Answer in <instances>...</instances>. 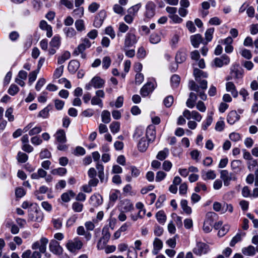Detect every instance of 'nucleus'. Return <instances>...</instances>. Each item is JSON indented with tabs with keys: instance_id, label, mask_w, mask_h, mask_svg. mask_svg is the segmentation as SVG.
Listing matches in <instances>:
<instances>
[{
	"instance_id": "1",
	"label": "nucleus",
	"mask_w": 258,
	"mask_h": 258,
	"mask_svg": "<svg viewBox=\"0 0 258 258\" xmlns=\"http://www.w3.org/2000/svg\"><path fill=\"white\" fill-rule=\"evenodd\" d=\"M83 245L82 241L78 237L75 238L73 240H69L66 244L68 250L73 253L81 249Z\"/></svg>"
},
{
	"instance_id": "2",
	"label": "nucleus",
	"mask_w": 258,
	"mask_h": 258,
	"mask_svg": "<svg viewBox=\"0 0 258 258\" xmlns=\"http://www.w3.org/2000/svg\"><path fill=\"white\" fill-rule=\"evenodd\" d=\"M48 242V239L45 237H42L39 241L34 242L32 245V248L34 250L39 249L40 252L44 253L46 250V246Z\"/></svg>"
},
{
	"instance_id": "3",
	"label": "nucleus",
	"mask_w": 258,
	"mask_h": 258,
	"mask_svg": "<svg viewBox=\"0 0 258 258\" xmlns=\"http://www.w3.org/2000/svg\"><path fill=\"white\" fill-rule=\"evenodd\" d=\"M209 250V247L206 243L197 242L196 246L193 248V252L197 255L206 254Z\"/></svg>"
},
{
	"instance_id": "4",
	"label": "nucleus",
	"mask_w": 258,
	"mask_h": 258,
	"mask_svg": "<svg viewBox=\"0 0 258 258\" xmlns=\"http://www.w3.org/2000/svg\"><path fill=\"white\" fill-rule=\"evenodd\" d=\"M105 97V93L102 90H98L95 92V95L91 100L92 105H98L100 108L103 107V102L101 98Z\"/></svg>"
},
{
	"instance_id": "5",
	"label": "nucleus",
	"mask_w": 258,
	"mask_h": 258,
	"mask_svg": "<svg viewBox=\"0 0 258 258\" xmlns=\"http://www.w3.org/2000/svg\"><path fill=\"white\" fill-rule=\"evenodd\" d=\"M110 237V234L107 228H103L102 230V237L99 240L97 244V248L99 250L103 249L108 241Z\"/></svg>"
},
{
	"instance_id": "6",
	"label": "nucleus",
	"mask_w": 258,
	"mask_h": 258,
	"mask_svg": "<svg viewBox=\"0 0 258 258\" xmlns=\"http://www.w3.org/2000/svg\"><path fill=\"white\" fill-rule=\"evenodd\" d=\"M138 42V38L134 33L128 32L125 36L124 47L129 48L133 46Z\"/></svg>"
},
{
	"instance_id": "7",
	"label": "nucleus",
	"mask_w": 258,
	"mask_h": 258,
	"mask_svg": "<svg viewBox=\"0 0 258 258\" xmlns=\"http://www.w3.org/2000/svg\"><path fill=\"white\" fill-rule=\"evenodd\" d=\"M220 178L222 179L225 186H228L231 180H235L236 177L232 173H229L227 170H223L220 172Z\"/></svg>"
},
{
	"instance_id": "8",
	"label": "nucleus",
	"mask_w": 258,
	"mask_h": 258,
	"mask_svg": "<svg viewBox=\"0 0 258 258\" xmlns=\"http://www.w3.org/2000/svg\"><path fill=\"white\" fill-rule=\"evenodd\" d=\"M188 87L190 90L195 91L198 93L199 96L203 100H206L207 98V96L205 93V90H200L199 86L193 80L189 82Z\"/></svg>"
},
{
	"instance_id": "9",
	"label": "nucleus",
	"mask_w": 258,
	"mask_h": 258,
	"mask_svg": "<svg viewBox=\"0 0 258 258\" xmlns=\"http://www.w3.org/2000/svg\"><path fill=\"white\" fill-rule=\"evenodd\" d=\"M49 249L54 254L60 255L62 254L63 249L58 241L55 240H51L49 243Z\"/></svg>"
},
{
	"instance_id": "10",
	"label": "nucleus",
	"mask_w": 258,
	"mask_h": 258,
	"mask_svg": "<svg viewBox=\"0 0 258 258\" xmlns=\"http://www.w3.org/2000/svg\"><path fill=\"white\" fill-rule=\"evenodd\" d=\"M155 5L152 2H149L147 4L145 13L146 18L151 19L154 17L155 14Z\"/></svg>"
},
{
	"instance_id": "11",
	"label": "nucleus",
	"mask_w": 258,
	"mask_h": 258,
	"mask_svg": "<svg viewBox=\"0 0 258 258\" xmlns=\"http://www.w3.org/2000/svg\"><path fill=\"white\" fill-rule=\"evenodd\" d=\"M230 62L229 57L226 55H223L220 57H216L214 60V64L216 67L221 68L224 65L228 64Z\"/></svg>"
},
{
	"instance_id": "12",
	"label": "nucleus",
	"mask_w": 258,
	"mask_h": 258,
	"mask_svg": "<svg viewBox=\"0 0 258 258\" xmlns=\"http://www.w3.org/2000/svg\"><path fill=\"white\" fill-rule=\"evenodd\" d=\"M187 51L185 48H180L177 52L175 60L177 63H181L184 62L187 56Z\"/></svg>"
},
{
	"instance_id": "13",
	"label": "nucleus",
	"mask_w": 258,
	"mask_h": 258,
	"mask_svg": "<svg viewBox=\"0 0 258 258\" xmlns=\"http://www.w3.org/2000/svg\"><path fill=\"white\" fill-rule=\"evenodd\" d=\"M154 89V84L151 82L146 84L141 89L140 93L143 97L147 96Z\"/></svg>"
},
{
	"instance_id": "14",
	"label": "nucleus",
	"mask_w": 258,
	"mask_h": 258,
	"mask_svg": "<svg viewBox=\"0 0 258 258\" xmlns=\"http://www.w3.org/2000/svg\"><path fill=\"white\" fill-rule=\"evenodd\" d=\"M146 138L149 143L153 142L156 138V131L154 126H149L146 130Z\"/></svg>"
},
{
	"instance_id": "15",
	"label": "nucleus",
	"mask_w": 258,
	"mask_h": 258,
	"mask_svg": "<svg viewBox=\"0 0 258 258\" xmlns=\"http://www.w3.org/2000/svg\"><path fill=\"white\" fill-rule=\"evenodd\" d=\"M103 202L102 196L99 194H94L90 199V203L94 207H98L101 205Z\"/></svg>"
},
{
	"instance_id": "16",
	"label": "nucleus",
	"mask_w": 258,
	"mask_h": 258,
	"mask_svg": "<svg viewBox=\"0 0 258 258\" xmlns=\"http://www.w3.org/2000/svg\"><path fill=\"white\" fill-rule=\"evenodd\" d=\"M190 41L192 45L195 48H198L201 43L205 44L202 36L199 34L191 36Z\"/></svg>"
},
{
	"instance_id": "17",
	"label": "nucleus",
	"mask_w": 258,
	"mask_h": 258,
	"mask_svg": "<svg viewBox=\"0 0 258 258\" xmlns=\"http://www.w3.org/2000/svg\"><path fill=\"white\" fill-rule=\"evenodd\" d=\"M240 118V115L236 111H230L227 115V121L230 124H233Z\"/></svg>"
},
{
	"instance_id": "18",
	"label": "nucleus",
	"mask_w": 258,
	"mask_h": 258,
	"mask_svg": "<svg viewBox=\"0 0 258 258\" xmlns=\"http://www.w3.org/2000/svg\"><path fill=\"white\" fill-rule=\"evenodd\" d=\"M105 17V12L103 11H100L98 16L95 18L94 26L96 28H99L102 24L104 19Z\"/></svg>"
},
{
	"instance_id": "19",
	"label": "nucleus",
	"mask_w": 258,
	"mask_h": 258,
	"mask_svg": "<svg viewBox=\"0 0 258 258\" xmlns=\"http://www.w3.org/2000/svg\"><path fill=\"white\" fill-rule=\"evenodd\" d=\"M80 67V62L77 60H71L68 64V69L71 74H75Z\"/></svg>"
},
{
	"instance_id": "20",
	"label": "nucleus",
	"mask_w": 258,
	"mask_h": 258,
	"mask_svg": "<svg viewBox=\"0 0 258 258\" xmlns=\"http://www.w3.org/2000/svg\"><path fill=\"white\" fill-rule=\"evenodd\" d=\"M93 87L96 89H99L103 87L105 81L100 77L96 76L91 79Z\"/></svg>"
},
{
	"instance_id": "21",
	"label": "nucleus",
	"mask_w": 258,
	"mask_h": 258,
	"mask_svg": "<svg viewBox=\"0 0 258 258\" xmlns=\"http://www.w3.org/2000/svg\"><path fill=\"white\" fill-rule=\"evenodd\" d=\"M149 143L148 142H146V139L144 137L142 138L138 144V150L141 152H145L148 146H149Z\"/></svg>"
},
{
	"instance_id": "22",
	"label": "nucleus",
	"mask_w": 258,
	"mask_h": 258,
	"mask_svg": "<svg viewBox=\"0 0 258 258\" xmlns=\"http://www.w3.org/2000/svg\"><path fill=\"white\" fill-rule=\"evenodd\" d=\"M197 100V95L193 92L190 93L189 98L186 102V106L188 108H192L195 106V103Z\"/></svg>"
},
{
	"instance_id": "23",
	"label": "nucleus",
	"mask_w": 258,
	"mask_h": 258,
	"mask_svg": "<svg viewBox=\"0 0 258 258\" xmlns=\"http://www.w3.org/2000/svg\"><path fill=\"white\" fill-rule=\"evenodd\" d=\"M55 137L58 143H65L67 141L66 133L63 130H58L56 133Z\"/></svg>"
},
{
	"instance_id": "24",
	"label": "nucleus",
	"mask_w": 258,
	"mask_h": 258,
	"mask_svg": "<svg viewBox=\"0 0 258 258\" xmlns=\"http://www.w3.org/2000/svg\"><path fill=\"white\" fill-rule=\"evenodd\" d=\"M194 75L196 81H199V79L207 78L208 76V75L206 72H205L197 68L194 69Z\"/></svg>"
},
{
	"instance_id": "25",
	"label": "nucleus",
	"mask_w": 258,
	"mask_h": 258,
	"mask_svg": "<svg viewBox=\"0 0 258 258\" xmlns=\"http://www.w3.org/2000/svg\"><path fill=\"white\" fill-rule=\"evenodd\" d=\"M121 209L123 212H127L132 210L133 208V205L128 200H124L121 201Z\"/></svg>"
},
{
	"instance_id": "26",
	"label": "nucleus",
	"mask_w": 258,
	"mask_h": 258,
	"mask_svg": "<svg viewBox=\"0 0 258 258\" xmlns=\"http://www.w3.org/2000/svg\"><path fill=\"white\" fill-rule=\"evenodd\" d=\"M218 216L216 213L213 212H209L207 213L205 221L213 225L214 222L216 221L218 219Z\"/></svg>"
},
{
	"instance_id": "27",
	"label": "nucleus",
	"mask_w": 258,
	"mask_h": 258,
	"mask_svg": "<svg viewBox=\"0 0 258 258\" xmlns=\"http://www.w3.org/2000/svg\"><path fill=\"white\" fill-rule=\"evenodd\" d=\"M242 252L243 254L248 256H252L255 254V248L252 245H249L242 248Z\"/></svg>"
},
{
	"instance_id": "28",
	"label": "nucleus",
	"mask_w": 258,
	"mask_h": 258,
	"mask_svg": "<svg viewBox=\"0 0 258 258\" xmlns=\"http://www.w3.org/2000/svg\"><path fill=\"white\" fill-rule=\"evenodd\" d=\"M43 215L41 212H38L37 210L33 214L29 215V219L31 221L40 222L42 220Z\"/></svg>"
},
{
	"instance_id": "29",
	"label": "nucleus",
	"mask_w": 258,
	"mask_h": 258,
	"mask_svg": "<svg viewBox=\"0 0 258 258\" xmlns=\"http://www.w3.org/2000/svg\"><path fill=\"white\" fill-rule=\"evenodd\" d=\"M227 91L230 92L234 97H236L238 95V92L236 90L234 84L231 82H227L226 85Z\"/></svg>"
},
{
	"instance_id": "30",
	"label": "nucleus",
	"mask_w": 258,
	"mask_h": 258,
	"mask_svg": "<svg viewBox=\"0 0 258 258\" xmlns=\"http://www.w3.org/2000/svg\"><path fill=\"white\" fill-rule=\"evenodd\" d=\"M61 43V38L59 35L54 36L49 42V45L51 47H55L58 49Z\"/></svg>"
},
{
	"instance_id": "31",
	"label": "nucleus",
	"mask_w": 258,
	"mask_h": 258,
	"mask_svg": "<svg viewBox=\"0 0 258 258\" xmlns=\"http://www.w3.org/2000/svg\"><path fill=\"white\" fill-rule=\"evenodd\" d=\"M75 196V194L73 190H70L67 192L63 193L61 196V199L64 202L67 203L71 200V198H73Z\"/></svg>"
},
{
	"instance_id": "32",
	"label": "nucleus",
	"mask_w": 258,
	"mask_h": 258,
	"mask_svg": "<svg viewBox=\"0 0 258 258\" xmlns=\"http://www.w3.org/2000/svg\"><path fill=\"white\" fill-rule=\"evenodd\" d=\"M169 153V149L167 148H165L163 150L158 153L156 158L161 161H163L167 157Z\"/></svg>"
},
{
	"instance_id": "33",
	"label": "nucleus",
	"mask_w": 258,
	"mask_h": 258,
	"mask_svg": "<svg viewBox=\"0 0 258 258\" xmlns=\"http://www.w3.org/2000/svg\"><path fill=\"white\" fill-rule=\"evenodd\" d=\"M71 57V53L68 51H64L63 54L57 58V63L61 64L64 63L66 60L69 59Z\"/></svg>"
},
{
	"instance_id": "34",
	"label": "nucleus",
	"mask_w": 258,
	"mask_h": 258,
	"mask_svg": "<svg viewBox=\"0 0 258 258\" xmlns=\"http://www.w3.org/2000/svg\"><path fill=\"white\" fill-rule=\"evenodd\" d=\"M231 166L235 172H239L241 170V161L239 160H234L231 162Z\"/></svg>"
},
{
	"instance_id": "35",
	"label": "nucleus",
	"mask_w": 258,
	"mask_h": 258,
	"mask_svg": "<svg viewBox=\"0 0 258 258\" xmlns=\"http://www.w3.org/2000/svg\"><path fill=\"white\" fill-rule=\"evenodd\" d=\"M181 207L183 211L187 214H190L192 210L190 207L187 205V201L186 200H182L180 202Z\"/></svg>"
},
{
	"instance_id": "36",
	"label": "nucleus",
	"mask_w": 258,
	"mask_h": 258,
	"mask_svg": "<svg viewBox=\"0 0 258 258\" xmlns=\"http://www.w3.org/2000/svg\"><path fill=\"white\" fill-rule=\"evenodd\" d=\"M156 217L157 221L161 224H164L166 220V216L163 211H160L156 213Z\"/></svg>"
},
{
	"instance_id": "37",
	"label": "nucleus",
	"mask_w": 258,
	"mask_h": 258,
	"mask_svg": "<svg viewBox=\"0 0 258 258\" xmlns=\"http://www.w3.org/2000/svg\"><path fill=\"white\" fill-rule=\"evenodd\" d=\"M180 81V78L177 75H174L171 78V84L173 88H177Z\"/></svg>"
},
{
	"instance_id": "38",
	"label": "nucleus",
	"mask_w": 258,
	"mask_h": 258,
	"mask_svg": "<svg viewBox=\"0 0 258 258\" xmlns=\"http://www.w3.org/2000/svg\"><path fill=\"white\" fill-rule=\"evenodd\" d=\"M214 32V28H210L207 30L205 33V38L206 42L205 44H207L208 42L211 41L213 38V35Z\"/></svg>"
},
{
	"instance_id": "39",
	"label": "nucleus",
	"mask_w": 258,
	"mask_h": 258,
	"mask_svg": "<svg viewBox=\"0 0 258 258\" xmlns=\"http://www.w3.org/2000/svg\"><path fill=\"white\" fill-rule=\"evenodd\" d=\"M179 40V36L177 34H174L171 38L169 44L172 48H175Z\"/></svg>"
},
{
	"instance_id": "40",
	"label": "nucleus",
	"mask_w": 258,
	"mask_h": 258,
	"mask_svg": "<svg viewBox=\"0 0 258 258\" xmlns=\"http://www.w3.org/2000/svg\"><path fill=\"white\" fill-rule=\"evenodd\" d=\"M63 31L67 37L72 38L76 34L75 30L72 27L64 28Z\"/></svg>"
},
{
	"instance_id": "41",
	"label": "nucleus",
	"mask_w": 258,
	"mask_h": 258,
	"mask_svg": "<svg viewBox=\"0 0 258 258\" xmlns=\"http://www.w3.org/2000/svg\"><path fill=\"white\" fill-rule=\"evenodd\" d=\"M111 132L113 134H116L119 131L120 123L118 121H113L109 125Z\"/></svg>"
},
{
	"instance_id": "42",
	"label": "nucleus",
	"mask_w": 258,
	"mask_h": 258,
	"mask_svg": "<svg viewBox=\"0 0 258 258\" xmlns=\"http://www.w3.org/2000/svg\"><path fill=\"white\" fill-rule=\"evenodd\" d=\"M102 121L105 123H108L110 120V113L107 110H104L101 114Z\"/></svg>"
},
{
	"instance_id": "43",
	"label": "nucleus",
	"mask_w": 258,
	"mask_h": 258,
	"mask_svg": "<svg viewBox=\"0 0 258 258\" xmlns=\"http://www.w3.org/2000/svg\"><path fill=\"white\" fill-rule=\"evenodd\" d=\"M84 11L83 7H77L73 11V16L77 18H81L84 15Z\"/></svg>"
},
{
	"instance_id": "44",
	"label": "nucleus",
	"mask_w": 258,
	"mask_h": 258,
	"mask_svg": "<svg viewBox=\"0 0 258 258\" xmlns=\"http://www.w3.org/2000/svg\"><path fill=\"white\" fill-rule=\"evenodd\" d=\"M51 173L53 175L63 176L67 173V169L64 168L59 167L51 170Z\"/></svg>"
},
{
	"instance_id": "45",
	"label": "nucleus",
	"mask_w": 258,
	"mask_h": 258,
	"mask_svg": "<svg viewBox=\"0 0 258 258\" xmlns=\"http://www.w3.org/2000/svg\"><path fill=\"white\" fill-rule=\"evenodd\" d=\"M244 235L245 233H243L242 235L240 233H237L234 237L232 238L230 241V245L231 246H234L236 243L241 240L242 236H244Z\"/></svg>"
},
{
	"instance_id": "46",
	"label": "nucleus",
	"mask_w": 258,
	"mask_h": 258,
	"mask_svg": "<svg viewBox=\"0 0 258 258\" xmlns=\"http://www.w3.org/2000/svg\"><path fill=\"white\" fill-rule=\"evenodd\" d=\"M17 159L19 162L25 163L28 160V156L24 153L19 152L17 154Z\"/></svg>"
},
{
	"instance_id": "47",
	"label": "nucleus",
	"mask_w": 258,
	"mask_h": 258,
	"mask_svg": "<svg viewBox=\"0 0 258 258\" xmlns=\"http://www.w3.org/2000/svg\"><path fill=\"white\" fill-rule=\"evenodd\" d=\"M38 72L39 70H37L31 72L29 74L28 83L30 85H31L32 83L35 81Z\"/></svg>"
},
{
	"instance_id": "48",
	"label": "nucleus",
	"mask_w": 258,
	"mask_h": 258,
	"mask_svg": "<svg viewBox=\"0 0 258 258\" xmlns=\"http://www.w3.org/2000/svg\"><path fill=\"white\" fill-rule=\"evenodd\" d=\"M83 208V204L77 202H74L72 204V209L75 212H81Z\"/></svg>"
},
{
	"instance_id": "49",
	"label": "nucleus",
	"mask_w": 258,
	"mask_h": 258,
	"mask_svg": "<svg viewBox=\"0 0 258 258\" xmlns=\"http://www.w3.org/2000/svg\"><path fill=\"white\" fill-rule=\"evenodd\" d=\"M19 91V87L15 84H12L9 89H8V93L14 96Z\"/></svg>"
},
{
	"instance_id": "50",
	"label": "nucleus",
	"mask_w": 258,
	"mask_h": 258,
	"mask_svg": "<svg viewBox=\"0 0 258 258\" xmlns=\"http://www.w3.org/2000/svg\"><path fill=\"white\" fill-rule=\"evenodd\" d=\"M203 178L204 180L214 179L216 178V175L213 170H210L208 171L205 175H203Z\"/></svg>"
},
{
	"instance_id": "51",
	"label": "nucleus",
	"mask_w": 258,
	"mask_h": 258,
	"mask_svg": "<svg viewBox=\"0 0 258 258\" xmlns=\"http://www.w3.org/2000/svg\"><path fill=\"white\" fill-rule=\"evenodd\" d=\"M111 62L110 57L107 56L104 57L102 60V68L105 70L107 69L110 66Z\"/></svg>"
},
{
	"instance_id": "52",
	"label": "nucleus",
	"mask_w": 258,
	"mask_h": 258,
	"mask_svg": "<svg viewBox=\"0 0 258 258\" xmlns=\"http://www.w3.org/2000/svg\"><path fill=\"white\" fill-rule=\"evenodd\" d=\"M49 106H47L46 107L44 108L39 112L38 116L43 117L44 118H47L49 116Z\"/></svg>"
},
{
	"instance_id": "53",
	"label": "nucleus",
	"mask_w": 258,
	"mask_h": 258,
	"mask_svg": "<svg viewBox=\"0 0 258 258\" xmlns=\"http://www.w3.org/2000/svg\"><path fill=\"white\" fill-rule=\"evenodd\" d=\"M166 173L163 171H159L156 173L155 180L156 182H160L163 180L166 177Z\"/></svg>"
},
{
	"instance_id": "54",
	"label": "nucleus",
	"mask_w": 258,
	"mask_h": 258,
	"mask_svg": "<svg viewBox=\"0 0 258 258\" xmlns=\"http://www.w3.org/2000/svg\"><path fill=\"white\" fill-rule=\"evenodd\" d=\"M75 26L77 30L79 31H82L85 29L84 21L82 20H78L75 22Z\"/></svg>"
},
{
	"instance_id": "55",
	"label": "nucleus",
	"mask_w": 258,
	"mask_h": 258,
	"mask_svg": "<svg viewBox=\"0 0 258 258\" xmlns=\"http://www.w3.org/2000/svg\"><path fill=\"white\" fill-rule=\"evenodd\" d=\"M161 40L160 36L157 34H152L150 36V41L153 44H157Z\"/></svg>"
},
{
	"instance_id": "56",
	"label": "nucleus",
	"mask_w": 258,
	"mask_h": 258,
	"mask_svg": "<svg viewBox=\"0 0 258 258\" xmlns=\"http://www.w3.org/2000/svg\"><path fill=\"white\" fill-rule=\"evenodd\" d=\"M164 104L166 107H170L173 103V97L171 95L166 97L164 101Z\"/></svg>"
},
{
	"instance_id": "57",
	"label": "nucleus",
	"mask_w": 258,
	"mask_h": 258,
	"mask_svg": "<svg viewBox=\"0 0 258 258\" xmlns=\"http://www.w3.org/2000/svg\"><path fill=\"white\" fill-rule=\"evenodd\" d=\"M230 226L228 225H224L218 231V235L222 237L225 235L229 231Z\"/></svg>"
},
{
	"instance_id": "58",
	"label": "nucleus",
	"mask_w": 258,
	"mask_h": 258,
	"mask_svg": "<svg viewBox=\"0 0 258 258\" xmlns=\"http://www.w3.org/2000/svg\"><path fill=\"white\" fill-rule=\"evenodd\" d=\"M60 4L67 7L69 9H72L74 7L73 3L70 0H60Z\"/></svg>"
},
{
	"instance_id": "59",
	"label": "nucleus",
	"mask_w": 258,
	"mask_h": 258,
	"mask_svg": "<svg viewBox=\"0 0 258 258\" xmlns=\"http://www.w3.org/2000/svg\"><path fill=\"white\" fill-rule=\"evenodd\" d=\"M63 66H61L59 67L56 68L54 72L53 76L55 78H59L63 73Z\"/></svg>"
},
{
	"instance_id": "60",
	"label": "nucleus",
	"mask_w": 258,
	"mask_h": 258,
	"mask_svg": "<svg viewBox=\"0 0 258 258\" xmlns=\"http://www.w3.org/2000/svg\"><path fill=\"white\" fill-rule=\"evenodd\" d=\"M241 55L244 58L249 59L252 57V54L250 50L246 49H243L240 51Z\"/></svg>"
},
{
	"instance_id": "61",
	"label": "nucleus",
	"mask_w": 258,
	"mask_h": 258,
	"mask_svg": "<svg viewBox=\"0 0 258 258\" xmlns=\"http://www.w3.org/2000/svg\"><path fill=\"white\" fill-rule=\"evenodd\" d=\"M13 112V109L11 107L8 108L6 111L5 116L9 121H13L14 120V116L12 115Z\"/></svg>"
},
{
	"instance_id": "62",
	"label": "nucleus",
	"mask_w": 258,
	"mask_h": 258,
	"mask_svg": "<svg viewBox=\"0 0 258 258\" xmlns=\"http://www.w3.org/2000/svg\"><path fill=\"white\" fill-rule=\"evenodd\" d=\"M229 139L233 142H237L241 140V136L237 133H232L229 136Z\"/></svg>"
},
{
	"instance_id": "63",
	"label": "nucleus",
	"mask_w": 258,
	"mask_h": 258,
	"mask_svg": "<svg viewBox=\"0 0 258 258\" xmlns=\"http://www.w3.org/2000/svg\"><path fill=\"white\" fill-rule=\"evenodd\" d=\"M153 247L157 249H161L163 247L162 241L158 238H155L153 242Z\"/></svg>"
},
{
	"instance_id": "64",
	"label": "nucleus",
	"mask_w": 258,
	"mask_h": 258,
	"mask_svg": "<svg viewBox=\"0 0 258 258\" xmlns=\"http://www.w3.org/2000/svg\"><path fill=\"white\" fill-rule=\"evenodd\" d=\"M172 163L168 160H165L162 164L163 169L167 172L170 170L171 168H172Z\"/></svg>"
}]
</instances>
